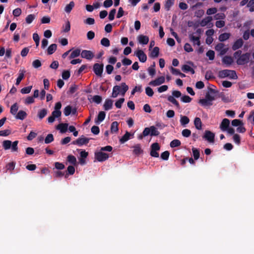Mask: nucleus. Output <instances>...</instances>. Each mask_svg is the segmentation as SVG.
Instances as JSON below:
<instances>
[{
  "label": "nucleus",
  "instance_id": "f257e3e1",
  "mask_svg": "<svg viewBox=\"0 0 254 254\" xmlns=\"http://www.w3.org/2000/svg\"><path fill=\"white\" fill-rule=\"evenodd\" d=\"M219 77L223 78L227 77L230 79H236L238 78L236 72L235 70L229 69H224L219 72Z\"/></svg>",
  "mask_w": 254,
  "mask_h": 254
},
{
  "label": "nucleus",
  "instance_id": "f03ea898",
  "mask_svg": "<svg viewBox=\"0 0 254 254\" xmlns=\"http://www.w3.org/2000/svg\"><path fill=\"white\" fill-rule=\"evenodd\" d=\"M150 153L151 156L157 158L159 157V153L157 152L160 149V146L158 143L155 142L152 143L150 146Z\"/></svg>",
  "mask_w": 254,
  "mask_h": 254
},
{
  "label": "nucleus",
  "instance_id": "7ed1b4c3",
  "mask_svg": "<svg viewBox=\"0 0 254 254\" xmlns=\"http://www.w3.org/2000/svg\"><path fill=\"white\" fill-rule=\"evenodd\" d=\"M250 54L246 53L243 54L240 57H239L237 60V64L238 65H244L247 64L250 60Z\"/></svg>",
  "mask_w": 254,
  "mask_h": 254
},
{
  "label": "nucleus",
  "instance_id": "20e7f679",
  "mask_svg": "<svg viewBox=\"0 0 254 254\" xmlns=\"http://www.w3.org/2000/svg\"><path fill=\"white\" fill-rule=\"evenodd\" d=\"M104 64H103L96 63L93 65V70L95 74L99 77H101L103 71Z\"/></svg>",
  "mask_w": 254,
  "mask_h": 254
},
{
  "label": "nucleus",
  "instance_id": "39448f33",
  "mask_svg": "<svg viewBox=\"0 0 254 254\" xmlns=\"http://www.w3.org/2000/svg\"><path fill=\"white\" fill-rule=\"evenodd\" d=\"M95 158L99 162H103L108 159L109 155L101 151L95 153Z\"/></svg>",
  "mask_w": 254,
  "mask_h": 254
},
{
  "label": "nucleus",
  "instance_id": "423d86ee",
  "mask_svg": "<svg viewBox=\"0 0 254 254\" xmlns=\"http://www.w3.org/2000/svg\"><path fill=\"white\" fill-rule=\"evenodd\" d=\"M89 140V138L85 137L83 135H82L81 137H79L76 140L72 141V144L74 145H78V146H81L84 144L86 145L88 143Z\"/></svg>",
  "mask_w": 254,
  "mask_h": 254
},
{
  "label": "nucleus",
  "instance_id": "0eeeda50",
  "mask_svg": "<svg viewBox=\"0 0 254 254\" xmlns=\"http://www.w3.org/2000/svg\"><path fill=\"white\" fill-rule=\"evenodd\" d=\"M203 138L210 143H214L215 134L209 130H205Z\"/></svg>",
  "mask_w": 254,
  "mask_h": 254
},
{
  "label": "nucleus",
  "instance_id": "6e6552de",
  "mask_svg": "<svg viewBox=\"0 0 254 254\" xmlns=\"http://www.w3.org/2000/svg\"><path fill=\"white\" fill-rule=\"evenodd\" d=\"M81 56L82 58L90 61L93 58L94 55L91 51L84 50L81 53Z\"/></svg>",
  "mask_w": 254,
  "mask_h": 254
},
{
  "label": "nucleus",
  "instance_id": "1a4fd4ad",
  "mask_svg": "<svg viewBox=\"0 0 254 254\" xmlns=\"http://www.w3.org/2000/svg\"><path fill=\"white\" fill-rule=\"evenodd\" d=\"M165 80L164 76H162L157 78L154 80L151 81L149 83V84L151 86H156L163 84L165 82Z\"/></svg>",
  "mask_w": 254,
  "mask_h": 254
},
{
  "label": "nucleus",
  "instance_id": "9d476101",
  "mask_svg": "<svg viewBox=\"0 0 254 254\" xmlns=\"http://www.w3.org/2000/svg\"><path fill=\"white\" fill-rule=\"evenodd\" d=\"M135 55L138 57L140 62L144 63L147 60V56L146 54L141 50H137L135 53Z\"/></svg>",
  "mask_w": 254,
  "mask_h": 254
},
{
  "label": "nucleus",
  "instance_id": "9b49d317",
  "mask_svg": "<svg viewBox=\"0 0 254 254\" xmlns=\"http://www.w3.org/2000/svg\"><path fill=\"white\" fill-rule=\"evenodd\" d=\"M146 129L148 131V135L151 136H158L159 135L160 132L157 128L152 126L148 127H145Z\"/></svg>",
  "mask_w": 254,
  "mask_h": 254
},
{
  "label": "nucleus",
  "instance_id": "f8f14e48",
  "mask_svg": "<svg viewBox=\"0 0 254 254\" xmlns=\"http://www.w3.org/2000/svg\"><path fill=\"white\" fill-rule=\"evenodd\" d=\"M215 50L220 52L221 55H224L228 51V48H224V44L223 43H219L215 46Z\"/></svg>",
  "mask_w": 254,
  "mask_h": 254
},
{
  "label": "nucleus",
  "instance_id": "ddd939ff",
  "mask_svg": "<svg viewBox=\"0 0 254 254\" xmlns=\"http://www.w3.org/2000/svg\"><path fill=\"white\" fill-rule=\"evenodd\" d=\"M229 125L230 121L228 119L225 118L222 120L220 125V128L222 131H225L229 127Z\"/></svg>",
  "mask_w": 254,
  "mask_h": 254
},
{
  "label": "nucleus",
  "instance_id": "4468645a",
  "mask_svg": "<svg viewBox=\"0 0 254 254\" xmlns=\"http://www.w3.org/2000/svg\"><path fill=\"white\" fill-rule=\"evenodd\" d=\"M189 39L192 42L193 45L194 46L195 45L197 46H200V36L196 37L194 36L192 34L189 35Z\"/></svg>",
  "mask_w": 254,
  "mask_h": 254
},
{
  "label": "nucleus",
  "instance_id": "2eb2a0df",
  "mask_svg": "<svg viewBox=\"0 0 254 254\" xmlns=\"http://www.w3.org/2000/svg\"><path fill=\"white\" fill-rule=\"evenodd\" d=\"M244 44V42L241 38L237 40L232 46V49L236 51L241 48Z\"/></svg>",
  "mask_w": 254,
  "mask_h": 254
},
{
  "label": "nucleus",
  "instance_id": "dca6fc26",
  "mask_svg": "<svg viewBox=\"0 0 254 254\" xmlns=\"http://www.w3.org/2000/svg\"><path fill=\"white\" fill-rule=\"evenodd\" d=\"M137 40L140 44L146 45L149 42V38L147 36L139 35L137 37Z\"/></svg>",
  "mask_w": 254,
  "mask_h": 254
},
{
  "label": "nucleus",
  "instance_id": "f3484780",
  "mask_svg": "<svg viewBox=\"0 0 254 254\" xmlns=\"http://www.w3.org/2000/svg\"><path fill=\"white\" fill-rule=\"evenodd\" d=\"M113 101L110 99H107L103 105L105 110L108 111L112 108Z\"/></svg>",
  "mask_w": 254,
  "mask_h": 254
},
{
  "label": "nucleus",
  "instance_id": "a211bd4d",
  "mask_svg": "<svg viewBox=\"0 0 254 254\" xmlns=\"http://www.w3.org/2000/svg\"><path fill=\"white\" fill-rule=\"evenodd\" d=\"M68 126L67 123H61L57 126V129H59L62 133H65L67 130Z\"/></svg>",
  "mask_w": 254,
  "mask_h": 254
},
{
  "label": "nucleus",
  "instance_id": "6ab92c4d",
  "mask_svg": "<svg viewBox=\"0 0 254 254\" xmlns=\"http://www.w3.org/2000/svg\"><path fill=\"white\" fill-rule=\"evenodd\" d=\"M233 62V58L230 56H226L222 59V63L229 66L232 64Z\"/></svg>",
  "mask_w": 254,
  "mask_h": 254
},
{
  "label": "nucleus",
  "instance_id": "aec40b11",
  "mask_svg": "<svg viewBox=\"0 0 254 254\" xmlns=\"http://www.w3.org/2000/svg\"><path fill=\"white\" fill-rule=\"evenodd\" d=\"M159 54V48L158 47H155L149 54V57L151 58H156L158 57Z\"/></svg>",
  "mask_w": 254,
  "mask_h": 254
},
{
  "label": "nucleus",
  "instance_id": "412c9836",
  "mask_svg": "<svg viewBox=\"0 0 254 254\" xmlns=\"http://www.w3.org/2000/svg\"><path fill=\"white\" fill-rule=\"evenodd\" d=\"M194 125L195 128L198 130L202 129V122L200 119L198 117H196L194 120Z\"/></svg>",
  "mask_w": 254,
  "mask_h": 254
},
{
  "label": "nucleus",
  "instance_id": "4be33fe9",
  "mask_svg": "<svg viewBox=\"0 0 254 254\" xmlns=\"http://www.w3.org/2000/svg\"><path fill=\"white\" fill-rule=\"evenodd\" d=\"M133 153L136 155H139L143 152V150L141 149L140 145L139 144H137L133 146Z\"/></svg>",
  "mask_w": 254,
  "mask_h": 254
},
{
  "label": "nucleus",
  "instance_id": "5701e85b",
  "mask_svg": "<svg viewBox=\"0 0 254 254\" xmlns=\"http://www.w3.org/2000/svg\"><path fill=\"white\" fill-rule=\"evenodd\" d=\"M198 103L203 107L210 106L212 105V103L206 98L200 99Z\"/></svg>",
  "mask_w": 254,
  "mask_h": 254
},
{
  "label": "nucleus",
  "instance_id": "b1692460",
  "mask_svg": "<svg viewBox=\"0 0 254 254\" xmlns=\"http://www.w3.org/2000/svg\"><path fill=\"white\" fill-rule=\"evenodd\" d=\"M132 135L133 136V134L131 135V134L127 131L126 133L122 137V138L120 139V142L121 143H124L125 142L127 141L130 138V136Z\"/></svg>",
  "mask_w": 254,
  "mask_h": 254
},
{
  "label": "nucleus",
  "instance_id": "393cba45",
  "mask_svg": "<svg viewBox=\"0 0 254 254\" xmlns=\"http://www.w3.org/2000/svg\"><path fill=\"white\" fill-rule=\"evenodd\" d=\"M121 90V87L118 85L114 86L113 88V92L112 97L113 98L117 97L119 94L120 91Z\"/></svg>",
  "mask_w": 254,
  "mask_h": 254
},
{
  "label": "nucleus",
  "instance_id": "a878e982",
  "mask_svg": "<svg viewBox=\"0 0 254 254\" xmlns=\"http://www.w3.org/2000/svg\"><path fill=\"white\" fill-rule=\"evenodd\" d=\"M48 110L46 109H42L38 111L37 116L40 120L43 119L47 114Z\"/></svg>",
  "mask_w": 254,
  "mask_h": 254
},
{
  "label": "nucleus",
  "instance_id": "bb28decb",
  "mask_svg": "<svg viewBox=\"0 0 254 254\" xmlns=\"http://www.w3.org/2000/svg\"><path fill=\"white\" fill-rule=\"evenodd\" d=\"M27 116L26 113L22 110H20L16 114L15 118L21 120H24Z\"/></svg>",
  "mask_w": 254,
  "mask_h": 254
},
{
  "label": "nucleus",
  "instance_id": "cd10ccee",
  "mask_svg": "<svg viewBox=\"0 0 254 254\" xmlns=\"http://www.w3.org/2000/svg\"><path fill=\"white\" fill-rule=\"evenodd\" d=\"M57 45L56 44H52L49 46L47 49V53L48 55L53 54L57 50Z\"/></svg>",
  "mask_w": 254,
  "mask_h": 254
},
{
  "label": "nucleus",
  "instance_id": "c85d7f7f",
  "mask_svg": "<svg viewBox=\"0 0 254 254\" xmlns=\"http://www.w3.org/2000/svg\"><path fill=\"white\" fill-rule=\"evenodd\" d=\"M118 126H119V124L116 121L113 122L111 124V132L112 133H116V132H118V131L119 130Z\"/></svg>",
  "mask_w": 254,
  "mask_h": 254
},
{
  "label": "nucleus",
  "instance_id": "c756f323",
  "mask_svg": "<svg viewBox=\"0 0 254 254\" xmlns=\"http://www.w3.org/2000/svg\"><path fill=\"white\" fill-rule=\"evenodd\" d=\"M75 172V168L73 166H69L67 168V170L66 171L65 174V178H67L69 175H72L74 174Z\"/></svg>",
  "mask_w": 254,
  "mask_h": 254
},
{
  "label": "nucleus",
  "instance_id": "7c9ffc66",
  "mask_svg": "<svg viewBox=\"0 0 254 254\" xmlns=\"http://www.w3.org/2000/svg\"><path fill=\"white\" fill-rule=\"evenodd\" d=\"M121 90L120 92L122 96H124L125 93L128 89V86L126 84L125 82H123L121 83Z\"/></svg>",
  "mask_w": 254,
  "mask_h": 254
},
{
  "label": "nucleus",
  "instance_id": "2f4dec72",
  "mask_svg": "<svg viewBox=\"0 0 254 254\" xmlns=\"http://www.w3.org/2000/svg\"><path fill=\"white\" fill-rule=\"evenodd\" d=\"M25 72V70H19V73L18 77L16 79V83H15V84L16 85H18L20 84L21 81L24 78V73Z\"/></svg>",
  "mask_w": 254,
  "mask_h": 254
},
{
  "label": "nucleus",
  "instance_id": "473e14b6",
  "mask_svg": "<svg viewBox=\"0 0 254 254\" xmlns=\"http://www.w3.org/2000/svg\"><path fill=\"white\" fill-rule=\"evenodd\" d=\"M190 122L189 118L186 116H181L180 119V123L182 126L186 127V125L188 124Z\"/></svg>",
  "mask_w": 254,
  "mask_h": 254
},
{
  "label": "nucleus",
  "instance_id": "72a5a7b5",
  "mask_svg": "<svg viewBox=\"0 0 254 254\" xmlns=\"http://www.w3.org/2000/svg\"><path fill=\"white\" fill-rule=\"evenodd\" d=\"M74 2L73 1H70L69 4L65 6L64 11L67 13H70L74 6Z\"/></svg>",
  "mask_w": 254,
  "mask_h": 254
},
{
  "label": "nucleus",
  "instance_id": "f704fd0d",
  "mask_svg": "<svg viewBox=\"0 0 254 254\" xmlns=\"http://www.w3.org/2000/svg\"><path fill=\"white\" fill-rule=\"evenodd\" d=\"M212 18L211 16H207V17L203 19L200 22V25L202 27L206 26L207 24L211 21Z\"/></svg>",
  "mask_w": 254,
  "mask_h": 254
},
{
  "label": "nucleus",
  "instance_id": "c9c22d12",
  "mask_svg": "<svg viewBox=\"0 0 254 254\" xmlns=\"http://www.w3.org/2000/svg\"><path fill=\"white\" fill-rule=\"evenodd\" d=\"M174 0H167L164 4V8L167 11L170 9L171 6L174 4Z\"/></svg>",
  "mask_w": 254,
  "mask_h": 254
},
{
  "label": "nucleus",
  "instance_id": "e433bc0d",
  "mask_svg": "<svg viewBox=\"0 0 254 254\" xmlns=\"http://www.w3.org/2000/svg\"><path fill=\"white\" fill-rule=\"evenodd\" d=\"M230 33H224L220 34L219 36V40L221 42H223L230 38Z\"/></svg>",
  "mask_w": 254,
  "mask_h": 254
},
{
  "label": "nucleus",
  "instance_id": "4c0bfd02",
  "mask_svg": "<svg viewBox=\"0 0 254 254\" xmlns=\"http://www.w3.org/2000/svg\"><path fill=\"white\" fill-rule=\"evenodd\" d=\"M80 50L79 49H76L73 51L69 57L70 59H73L74 58L78 57L80 54Z\"/></svg>",
  "mask_w": 254,
  "mask_h": 254
},
{
  "label": "nucleus",
  "instance_id": "58836bf2",
  "mask_svg": "<svg viewBox=\"0 0 254 254\" xmlns=\"http://www.w3.org/2000/svg\"><path fill=\"white\" fill-rule=\"evenodd\" d=\"M168 100L171 102L172 104L175 105L178 109L180 108L179 102L176 100V99L172 96H169L167 98Z\"/></svg>",
  "mask_w": 254,
  "mask_h": 254
},
{
  "label": "nucleus",
  "instance_id": "ea45409f",
  "mask_svg": "<svg viewBox=\"0 0 254 254\" xmlns=\"http://www.w3.org/2000/svg\"><path fill=\"white\" fill-rule=\"evenodd\" d=\"M12 142L9 140H5L2 142V146L4 149L8 150L10 148Z\"/></svg>",
  "mask_w": 254,
  "mask_h": 254
},
{
  "label": "nucleus",
  "instance_id": "a19ab883",
  "mask_svg": "<svg viewBox=\"0 0 254 254\" xmlns=\"http://www.w3.org/2000/svg\"><path fill=\"white\" fill-rule=\"evenodd\" d=\"M106 114L104 111H100L98 115L97 119L99 123L96 122L97 124H99V123L102 122L105 118Z\"/></svg>",
  "mask_w": 254,
  "mask_h": 254
},
{
  "label": "nucleus",
  "instance_id": "79ce46f5",
  "mask_svg": "<svg viewBox=\"0 0 254 254\" xmlns=\"http://www.w3.org/2000/svg\"><path fill=\"white\" fill-rule=\"evenodd\" d=\"M35 16L33 14H30L27 15V16L25 18L26 22L29 24L31 23L35 19Z\"/></svg>",
  "mask_w": 254,
  "mask_h": 254
},
{
  "label": "nucleus",
  "instance_id": "37998d69",
  "mask_svg": "<svg viewBox=\"0 0 254 254\" xmlns=\"http://www.w3.org/2000/svg\"><path fill=\"white\" fill-rule=\"evenodd\" d=\"M18 109V107L17 103H14L11 106L10 112L11 114L15 115H16Z\"/></svg>",
  "mask_w": 254,
  "mask_h": 254
},
{
  "label": "nucleus",
  "instance_id": "c03bdc74",
  "mask_svg": "<svg viewBox=\"0 0 254 254\" xmlns=\"http://www.w3.org/2000/svg\"><path fill=\"white\" fill-rule=\"evenodd\" d=\"M101 44L106 47H108L110 45V42L107 38H103L101 40Z\"/></svg>",
  "mask_w": 254,
  "mask_h": 254
},
{
  "label": "nucleus",
  "instance_id": "a18cd8bd",
  "mask_svg": "<svg viewBox=\"0 0 254 254\" xmlns=\"http://www.w3.org/2000/svg\"><path fill=\"white\" fill-rule=\"evenodd\" d=\"M181 144V141L178 139H174L170 142V146L172 148L176 147L179 146Z\"/></svg>",
  "mask_w": 254,
  "mask_h": 254
},
{
  "label": "nucleus",
  "instance_id": "49530a36",
  "mask_svg": "<svg viewBox=\"0 0 254 254\" xmlns=\"http://www.w3.org/2000/svg\"><path fill=\"white\" fill-rule=\"evenodd\" d=\"M193 156L195 160H197L200 156L199 151L198 149L192 148V149Z\"/></svg>",
  "mask_w": 254,
  "mask_h": 254
},
{
  "label": "nucleus",
  "instance_id": "de8ad7c7",
  "mask_svg": "<svg viewBox=\"0 0 254 254\" xmlns=\"http://www.w3.org/2000/svg\"><path fill=\"white\" fill-rule=\"evenodd\" d=\"M67 160L69 163L73 165H75L76 164V159L75 156L72 155H68L67 157Z\"/></svg>",
  "mask_w": 254,
  "mask_h": 254
},
{
  "label": "nucleus",
  "instance_id": "09e8293b",
  "mask_svg": "<svg viewBox=\"0 0 254 254\" xmlns=\"http://www.w3.org/2000/svg\"><path fill=\"white\" fill-rule=\"evenodd\" d=\"M232 125L234 127H239V126H243V122L238 119H235L232 121Z\"/></svg>",
  "mask_w": 254,
  "mask_h": 254
},
{
  "label": "nucleus",
  "instance_id": "8fccbe9b",
  "mask_svg": "<svg viewBox=\"0 0 254 254\" xmlns=\"http://www.w3.org/2000/svg\"><path fill=\"white\" fill-rule=\"evenodd\" d=\"M54 139L53 135L51 133L48 134L45 139V143L49 144L53 141Z\"/></svg>",
  "mask_w": 254,
  "mask_h": 254
},
{
  "label": "nucleus",
  "instance_id": "3c124183",
  "mask_svg": "<svg viewBox=\"0 0 254 254\" xmlns=\"http://www.w3.org/2000/svg\"><path fill=\"white\" fill-rule=\"evenodd\" d=\"M71 113V106L68 105L64 110V114L65 116H69Z\"/></svg>",
  "mask_w": 254,
  "mask_h": 254
},
{
  "label": "nucleus",
  "instance_id": "603ef678",
  "mask_svg": "<svg viewBox=\"0 0 254 254\" xmlns=\"http://www.w3.org/2000/svg\"><path fill=\"white\" fill-rule=\"evenodd\" d=\"M206 55L211 61L213 60L215 58V52L213 50H209L207 52Z\"/></svg>",
  "mask_w": 254,
  "mask_h": 254
},
{
  "label": "nucleus",
  "instance_id": "864d4df0",
  "mask_svg": "<svg viewBox=\"0 0 254 254\" xmlns=\"http://www.w3.org/2000/svg\"><path fill=\"white\" fill-rule=\"evenodd\" d=\"M32 86L24 87L21 89V93L23 94H28L30 92Z\"/></svg>",
  "mask_w": 254,
  "mask_h": 254
},
{
  "label": "nucleus",
  "instance_id": "5fc2aeb1",
  "mask_svg": "<svg viewBox=\"0 0 254 254\" xmlns=\"http://www.w3.org/2000/svg\"><path fill=\"white\" fill-rule=\"evenodd\" d=\"M138 92L139 93L142 92V86L141 85L136 86L133 89V90L131 92V95L133 96L134 95L135 92Z\"/></svg>",
  "mask_w": 254,
  "mask_h": 254
},
{
  "label": "nucleus",
  "instance_id": "6e6d98bb",
  "mask_svg": "<svg viewBox=\"0 0 254 254\" xmlns=\"http://www.w3.org/2000/svg\"><path fill=\"white\" fill-rule=\"evenodd\" d=\"M63 31L64 32L66 33L70 31V24L69 21H67L65 25H64L63 27Z\"/></svg>",
  "mask_w": 254,
  "mask_h": 254
},
{
  "label": "nucleus",
  "instance_id": "4d7b16f0",
  "mask_svg": "<svg viewBox=\"0 0 254 254\" xmlns=\"http://www.w3.org/2000/svg\"><path fill=\"white\" fill-rule=\"evenodd\" d=\"M18 143V141H17V140L14 141V142L11 143V146L10 148H11L12 152L17 151Z\"/></svg>",
  "mask_w": 254,
  "mask_h": 254
},
{
  "label": "nucleus",
  "instance_id": "13d9d810",
  "mask_svg": "<svg viewBox=\"0 0 254 254\" xmlns=\"http://www.w3.org/2000/svg\"><path fill=\"white\" fill-rule=\"evenodd\" d=\"M70 76V73L69 70H64L62 72V78L64 80H67L68 79Z\"/></svg>",
  "mask_w": 254,
  "mask_h": 254
},
{
  "label": "nucleus",
  "instance_id": "bf43d9fd",
  "mask_svg": "<svg viewBox=\"0 0 254 254\" xmlns=\"http://www.w3.org/2000/svg\"><path fill=\"white\" fill-rule=\"evenodd\" d=\"M102 100V97L99 95H95L92 98V101L97 104H100Z\"/></svg>",
  "mask_w": 254,
  "mask_h": 254
},
{
  "label": "nucleus",
  "instance_id": "052dcab7",
  "mask_svg": "<svg viewBox=\"0 0 254 254\" xmlns=\"http://www.w3.org/2000/svg\"><path fill=\"white\" fill-rule=\"evenodd\" d=\"M148 135V131L146 129V128H145L144 129V130H143L142 133L141 134H139L138 136H137V138L139 140H141L143 139V137L146 136Z\"/></svg>",
  "mask_w": 254,
  "mask_h": 254
},
{
  "label": "nucleus",
  "instance_id": "680f3d73",
  "mask_svg": "<svg viewBox=\"0 0 254 254\" xmlns=\"http://www.w3.org/2000/svg\"><path fill=\"white\" fill-rule=\"evenodd\" d=\"M145 93L149 97H152L154 94V91L151 87H147L145 88Z\"/></svg>",
  "mask_w": 254,
  "mask_h": 254
},
{
  "label": "nucleus",
  "instance_id": "e2e57ef3",
  "mask_svg": "<svg viewBox=\"0 0 254 254\" xmlns=\"http://www.w3.org/2000/svg\"><path fill=\"white\" fill-rule=\"evenodd\" d=\"M170 155V152L168 151H165L161 153V158L164 160H167Z\"/></svg>",
  "mask_w": 254,
  "mask_h": 254
},
{
  "label": "nucleus",
  "instance_id": "0e129e2a",
  "mask_svg": "<svg viewBox=\"0 0 254 254\" xmlns=\"http://www.w3.org/2000/svg\"><path fill=\"white\" fill-rule=\"evenodd\" d=\"M15 166V163L14 162H11L8 163L6 165V169L7 170L12 171V170H13L14 169Z\"/></svg>",
  "mask_w": 254,
  "mask_h": 254
},
{
  "label": "nucleus",
  "instance_id": "69168bd1",
  "mask_svg": "<svg viewBox=\"0 0 254 254\" xmlns=\"http://www.w3.org/2000/svg\"><path fill=\"white\" fill-rule=\"evenodd\" d=\"M125 99L124 98H122L119 99L115 103V106L117 108L120 109L122 107V104L124 102Z\"/></svg>",
  "mask_w": 254,
  "mask_h": 254
},
{
  "label": "nucleus",
  "instance_id": "338daca9",
  "mask_svg": "<svg viewBox=\"0 0 254 254\" xmlns=\"http://www.w3.org/2000/svg\"><path fill=\"white\" fill-rule=\"evenodd\" d=\"M181 101L184 103H190L191 102L192 99L188 95H184L181 97Z\"/></svg>",
  "mask_w": 254,
  "mask_h": 254
},
{
  "label": "nucleus",
  "instance_id": "774afa93",
  "mask_svg": "<svg viewBox=\"0 0 254 254\" xmlns=\"http://www.w3.org/2000/svg\"><path fill=\"white\" fill-rule=\"evenodd\" d=\"M247 6L250 8V11H254V0H251L248 3Z\"/></svg>",
  "mask_w": 254,
  "mask_h": 254
}]
</instances>
